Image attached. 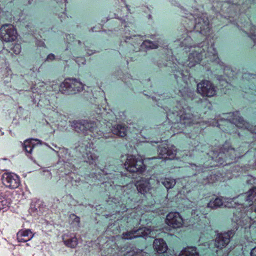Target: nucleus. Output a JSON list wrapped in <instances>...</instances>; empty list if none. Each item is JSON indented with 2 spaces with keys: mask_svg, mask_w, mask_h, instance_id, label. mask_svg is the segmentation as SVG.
Here are the masks:
<instances>
[{
  "mask_svg": "<svg viewBox=\"0 0 256 256\" xmlns=\"http://www.w3.org/2000/svg\"><path fill=\"white\" fill-rule=\"evenodd\" d=\"M180 8L184 29L173 45L178 51L190 54L186 59H181L179 56L177 59L172 50H169L168 46H166L168 54L164 56L166 62L163 66L170 78L176 82V86H174L171 96L156 101L158 106L161 105L170 122L179 123L182 128H195L194 116L188 106V102L195 95L194 89L188 82L190 69L198 66L201 71L210 70L211 63L218 62L220 59L213 38H209L210 28L206 14L186 13V10Z\"/></svg>",
  "mask_w": 256,
  "mask_h": 256,
  "instance_id": "1",
  "label": "nucleus"
},
{
  "mask_svg": "<svg viewBox=\"0 0 256 256\" xmlns=\"http://www.w3.org/2000/svg\"><path fill=\"white\" fill-rule=\"evenodd\" d=\"M256 196V187H254L247 192L239 195L236 198H216L211 200L208 204V207L213 209L223 205L228 208L235 207L238 202L242 208H245L252 205V200Z\"/></svg>",
  "mask_w": 256,
  "mask_h": 256,
  "instance_id": "2",
  "label": "nucleus"
},
{
  "mask_svg": "<svg viewBox=\"0 0 256 256\" xmlns=\"http://www.w3.org/2000/svg\"><path fill=\"white\" fill-rule=\"evenodd\" d=\"M84 84L76 78H67L58 86L59 91L64 94H73L81 92Z\"/></svg>",
  "mask_w": 256,
  "mask_h": 256,
  "instance_id": "3",
  "label": "nucleus"
},
{
  "mask_svg": "<svg viewBox=\"0 0 256 256\" xmlns=\"http://www.w3.org/2000/svg\"><path fill=\"white\" fill-rule=\"evenodd\" d=\"M124 166L127 170L132 172H142L145 170V166L142 160L133 155L127 156Z\"/></svg>",
  "mask_w": 256,
  "mask_h": 256,
  "instance_id": "4",
  "label": "nucleus"
},
{
  "mask_svg": "<svg viewBox=\"0 0 256 256\" xmlns=\"http://www.w3.org/2000/svg\"><path fill=\"white\" fill-rule=\"evenodd\" d=\"M197 92L202 96L212 97L216 94V88L208 80H202L197 84Z\"/></svg>",
  "mask_w": 256,
  "mask_h": 256,
  "instance_id": "5",
  "label": "nucleus"
},
{
  "mask_svg": "<svg viewBox=\"0 0 256 256\" xmlns=\"http://www.w3.org/2000/svg\"><path fill=\"white\" fill-rule=\"evenodd\" d=\"M155 234L156 232L154 230H152L146 228H142L124 232L122 235V238L124 240H131L136 238L145 236L154 237Z\"/></svg>",
  "mask_w": 256,
  "mask_h": 256,
  "instance_id": "6",
  "label": "nucleus"
},
{
  "mask_svg": "<svg viewBox=\"0 0 256 256\" xmlns=\"http://www.w3.org/2000/svg\"><path fill=\"white\" fill-rule=\"evenodd\" d=\"M0 35L2 40L6 42L14 41L17 38V32L14 26L10 24L2 25L0 28Z\"/></svg>",
  "mask_w": 256,
  "mask_h": 256,
  "instance_id": "7",
  "label": "nucleus"
},
{
  "mask_svg": "<svg viewBox=\"0 0 256 256\" xmlns=\"http://www.w3.org/2000/svg\"><path fill=\"white\" fill-rule=\"evenodd\" d=\"M2 182L4 186L10 189H14L20 185L19 176L14 173L6 172L2 176Z\"/></svg>",
  "mask_w": 256,
  "mask_h": 256,
  "instance_id": "8",
  "label": "nucleus"
},
{
  "mask_svg": "<svg viewBox=\"0 0 256 256\" xmlns=\"http://www.w3.org/2000/svg\"><path fill=\"white\" fill-rule=\"evenodd\" d=\"M176 150L174 146L168 148L166 141L162 142L160 145H158V152L160 156L159 158L164 160L173 159L176 154Z\"/></svg>",
  "mask_w": 256,
  "mask_h": 256,
  "instance_id": "9",
  "label": "nucleus"
},
{
  "mask_svg": "<svg viewBox=\"0 0 256 256\" xmlns=\"http://www.w3.org/2000/svg\"><path fill=\"white\" fill-rule=\"evenodd\" d=\"M166 222L170 227L178 228L182 226L184 220L179 212H170L166 216Z\"/></svg>",
  "mask_w": 256,
  "mask_h": 256,
  "instance_id": "10",
  "label": "nucleus"
},
{
  "mask_svg": "<svg viewBox=\"0 0 256 256\" xmlns=\"http://www.w3.org/2000/svg\"><path fill=\"white\" fill-rule=\"evenodd\" d=\"M100 121L98 120H74L71 122V126L73 128H99Z\"/></svg>",
  "mask_w": 256,
  "mask_h": 256,
  "instance_id": "11",
  "label": "nucleus"
},
{
  "mask_svg": "<svg viewBox=\"0 0 256 256\" xmlns=\"http://www.w3.org/2000/svg\"><path fill=\"white\" fill-rule=\"evenodd\" d=\"M79 150L82 153L84 161L90 164H95L98 159V156L92 152L94 151L93 149L91 150L89 144L86 145L84 148L81 146L79 148Z\"/></svg>",
  "mask_w": 256,
  "mask_h": 256,
  "instance_id": "12",
  "label": "nucleus"
},
{
  "mask_svg": "<svg viewBox=\"0 0 256 256\" xmlns=\"http://www.w3.org/2000/svg\"><path fill=\"white\" fill-rule=\"evenodd\" d=\"M226 120L231 124H234L237 128H248L245 126V120L240 116L238 111H235L227 114Z\"/></svg>",
  "mask_w": 256,
  "mask_h": 256,
  "instance_id": "13",
  "label": "nucleus"
},
{
  "mask_svg": "<svg viewBox=\"0 0 256 256\" xmlns=\"http://www.w3.org/2000/svg\"><path fill=\"white\" fill-rule=\"evenodd\" d=\"M234 230H228L226 232L220 234L215 240V246L217 248H222L226 246L230 242V238L234 235Z\"/></svg>",
  "mask_w": 256,
  "mask_h": 256,
  "instance_id": "14",
  "label": "nucleus"
},
{
  "mask_svg": "<svg viewBox=\"0 0 256 256\" xmlns=\"http://www.w3.org/2000/svg\"><path fill=\"white\" fill-rule=\"evenodd\" d=\"M95 130L94 132H96L98 134V138H100L102 136L106 138L111 137L112 134L116 135L120 137H124L126 136L127 132L126 129H106V133L104 134V130H99L98 132L96 130L98 129H94Z\"/></svg>",
  "mask_w": 256,
  "mask_h": 256,
  "instance_id": "15",
  "label": "nucleus"
},
{
  "mask_svg": "<svg viewBox=\"0 0 256 256\" xmlns=\"http://www.w3.org/2000/svg\"><path fill=\"white\" fill-rule=\"evenodd\" d=\"M33 236L34 234L29 229L20 230L17 234V240L18 242H26L30 240Z\"/></svg>",
  "mask_w": 256,
  "mask_h": 256,
  "instance_id": "16",
  "label": "nucleus"
},
{
  "mask_svg": "<svg viewBox=\"0 0 256 256\" xmlns=\"http://www.w3.org/2000/svg\"><path fill=\"white\" fill-rule=\"evenodd\" d=\"M56 2L57 6L56 8H58V11H59V8H60L62 10H64V12L58 14V17L62 22L63 20H65L66 18H68L66 12V4L68 3L67 0H54Z\"/></svg>",
  "mask_w": 256,
  "mask_h": 256,
  "instance_id": "17",
  "label": "nucleus"
},
{
  "mask_svg": "<svg viewBox=\"0 0 256 256\" xmlns=\"http://www.w3.org/2000/svg\"><path fill=\"white\" fill-rule=\"evenodd\" d=\"M154 247L156 252L160 254L164 253L168 250V246L162 238L156 239L154 242Z\"/></svg>",
  "mask_w": 256,
  "mask_h": 256,
  "instance_id": "18",
  "label": "nucleus"
},
{
  "mask_svg": "<svg viewBox=\"0 0 256 256\" xmlns=\"http://www.w3.org/2000/svg\"><path fill=\"white\" fill-rule=\"evenodd\" d=\"M62 238L64 244L70 248H76L78 244V239L75 236L70 237L68 234H64Z\"/></svg>",
  "mask_w": 256,
  "mask_h": 256,
  "instance_id": "19",
  "label": "nucleus"
},
{
  "mask_svg": "<svg viewBox=\"0 0 256 256\" xmlns=\"http://www.w3.org/2000/svg\"><path fill=\"white\" fill-rule=\"evenodd\" d=\"M136 186L137 190L141 194H145L150 189L151 186L148 180L138 182Z\"/></svg>",
  "mask_w": 256,
  "mask_h": 256,
  "instance_id": "20",
  "label": "nucleus"
},
{
  "mask_svg": "<svg viewBox=\"0 0 256 256\" xmlns=\"http://www.w3.org/2000/svg\"><path fill=\"white\" fill-rule=\"evenodd\" d=\"M34 142H37L38 144L40 142V140L38 139L30 138L24 141V147L27 153L30 154L32 153V149L36 145Z\"/></svg>",
  "mask_w": 256,
  "mask_h": 256,
  "instance_id": "21",
  "label": "nucleus"
},
{
  "mask_svg": "<svg viewBox=\"0 0 256 256\" xmlns=\"http://www.w3.org/2000/svg\"><path fill=\"white\" fill-rule=\"evenodd\" d=\"M179 256H198V253L196 247H187L182 250Z\"/></svg>",
  "mask_w": 256,
  "mask_h": 256,
  "instance_id": "22",
  "label": "nucleus"
},
{
  "mask_svg": "<svg viewBox=\"0 0 256 256\" xmlns=\"http://www.w3.org/2000/svg\"><path fill=\"white\" fill-rule=\"evenodd\" d=\"M161 182L167 189L172 188L176 184V180L171 178L162 179Z\"/></svg>",
  "mask_w": 256,
  "mask_h": 256,
  "instance_id": "23",
  "label": "nucleus"
},
{
  "mask_svg": "<svg viewBox=\"0 0 256 256\" xmlns=\"http://www.w3.org/2000/svg\"><path fill=\"white\" fill-rule=\"evenodd\" d=\"M142 46L149 49H155L158 48V44L149 40H144Z\"/></svg>",
  "mask_w": 256,
  "mask_h": 256,
  "instance_id": "24",
  "label": "nucleus"
},
{
  "mask_svg": "<svg viewBox=\"0 0 256 256\" xmlns=\"http://www.w3.org/2000/svg\"><path fill=\"white\" fill-rule=\"evenodd\" d=\"M249 36L253 40L254 44H256V26L250 23V24Z\"/></svg>",
  "mask_w": 256,
  "mask_h": 256,
  "instance_id": "25",
  "label": "nucleus"
},
{
  "mask_svg": "<svg viewBox=\"0 0 256 256\" xmlns=\"http://www.w3.org/2000/svg\"><path fill=\"white\" fill-rule=\"evenodd\" d=\"M10 52L14 54H19L21 52V46L18 44H10Z\"/></svg>",
  "mask_w": 256,
  "mask_h": 256,
  "instance_id": "26",
  "label": "nucleus"
},
{
  "mask_svg": "<svg viewBox=\"0 0 256 256\" xmlns=\"http://www.w3.org/2000/svg\"><path fill=\"white\" fill-rule=\"evenodd\" d=\"M10 202L4 196H0V210L8 207Z\"/></svg>",
  "mask_w": 256,
  "mask_h": 256,
  "instance_id": "27",
  "label": "nucleus"
},
{
  "mask_svg": "<svg viewBox=\"0 0 256 256\" xmlns=\"http://www.w3.org/2000/svg\"><path fill=\"white\" fill-rule=\"evenodd\" d=\"M70 218L72 220V224L76 227H79L80 223V218L74 214L70 215Z\"/></svg>",
  "mask_w": 256,
  "mask_h": 256,
  "instance_id": "28",
  "label": "nucleus"
},
{
  "mask_svg": "<svg viewBox=\"0 0 256 256\" xmlns=\"http://www.w3.org/2000/svg\"><path fill=\"white\" fill-rule=\"evenodd\" d=\"M244 87L245 90H242V91L245 93H250L252 94L254 93L253 90L254 86L250 83L249 80H248V83L246 84V86L244 85Z\"/></svg>",
  "mask_w": 256,
  "mask_h": 256,
  "instance_id": "29",
  "label": "nucleus"
},
{
  "mask_svg": "<svg viewBox=\"0 0 256 256\" xmlns=\"http://www.w3.org/2000/svg\"><path fill=\"white\" fill-rule=\"evenodd\" d=\"M227 152L228 154H230V158L233 159L235 158L236 157H240V156L239 155H237L236 150L234 148H230L228 150Z\"/></svg>",
  "mask_w": 256,
  "mask_h": 256,
  "instance_id": "30",
  "label": "nucleus"
},
{
  "mask_svg": "<svg viewBox=\"0 0 256 256\" xmlns=\"http://www.w3.org/2000/svg\"><path fill=\"white\" fill-rule=\"evenodd\" d=\"M108 175L106 176V178L112 180V179L116 180V178H118V177H121L122 176L120 174H118V172H114V173H110V174H106Z\"/></svg>",
  "mask_w": 256,
  "mask_h": 256,
  "instance_id": "31",
  "label": "nucleus"
},
{
  "mask_svg": "<svg viewBox=\"0 0 256 256\" xmlns=\"http://www.w3.org/2000/svg\"><path fill=\"white\" fill-rule=\"evenodd\" d=\"M75 62L80 66V64H84L86 60L84 56H78L76 58Z\"/></svg>",
  "mask_w": 256,
  "mask_h": 256,
  "instance_id": "32",
  "label": "nucleus"
},
{
  "mask_svg": "<svg viewBox=\"0 0 256 256\" xmlns=\"http://www.w3.org/2000/svg\"><path fill=\"white\" fill-rule=\"evenodd\" d=\"M48 114H50V116H47L48 118V120L52 123L54 122V116H56L57 115L56 112L54 110H52Z\"/></svg>",
  "mask_w": 256,
  "mask_h": 256,
  "instance_id": "33",
  "label": "nucleus"
},
{
  "mask_svg": "<svg viewBox=\"0 0 256 256\" xmlns=\"http://www.w3.org/2000/svg\"><path fill=\"white\" fill-rule=\"evenodd\" d=\"M42 174L47 179H50L52 178V174L48 170H44L42 172Z\"/></svg>",
  "mask_w": 256,
  "mask_h": 256,
  "instance_id": "34",
  "label": "nucleus"
},
{
  "mask_svg": "<svg viewBox=\"0 0 256 256\" xmlns=\"http://www.w3.org/2000/svg\"><path fill=\"white\" fill-rule=\"evenodd\" d=\"M66 36V39L67 40V42L70 44V42H74V37L73 34L71 36L70 34H67Z\"/></svg>",
  "mask_w": 256,
  "mask_h": 256,
  "instance_id": "35",
  "label": "nucleus"
},
{
  "mask_svg": "<svg viewBox=\"0 0 256 256\" xmlns=\"http://www.w3.org/2000/svg\"><path fill=\"white\" fill-rule=\"evenodd\" d=\"M55 58V56L52 54H48V56L46 57V60H53Z\"/></svg>",
  "mask_w": 256,
  "mask_h": 256,
  "instance_id": "36",
  "label": "nucleus"
},
{
  "mask_svg": "<svg viewBox=\"0 0 256 256\" xmlns=\"http://www.w3.org/2000/svg\"><path fill=\"white\" fill-rule=\"evenodd\" d=\"M251 256H256V246L253 248L250 252Z\"/></svg>",
  "mask_w": 256,
  "mask_h": 256,
  "instance_id": "37",
  "label": "nucleus"
},
{
  "mask_svg": "<svg viewBox=\"0 0 256 256\" xmlns=\"http://www.w3.org/2000/svg\"><path fill=\"white\" fill-rule=\"evenodd\" d=\"M112 128H128V127H126L125 128L124 126H122V125L120 124H118L117 125L116 127L115 128V127H112Z\"/></svg>",
  "mask_w": 256,
  "mask_h": 256,
  "instance_id": "38",
  "label": "nucleus"
},
{
  "mask_svg": "<svg viewBox=\"0 0 256 256\" xmlns=\"http://www.w3.org/2000/svg\"><path fill=\"white\" fill-rule=\"evenodd\" d=\"M248 76H250L249 78H250V77H252V78H254V76H256V75H255V74H254V75H253V74H248Z\"/></svg>",
  "mask_w": 256,
  "mask_h": 256,
  "instance_id": "39",
  "label": "nucleus"
},
{
  "mask_svg": "<svg viewBox=\"0 0 256 256\" xmlns=\"http://www.w3.org/2000/svg\"><path fill=\"white\" fill-rule=\"evenodd\" d=\"M44 122H43L44 124L45 123H46V124H48V120L45 119Z\"/></svg>",
  "mask_w": 256,
  "mask_h": 256,
  "instance_id": "40",
  "label": "nucleus"
},
{
  "mask_svg": "<svg viewBox=\"0 0 256 256\" xmlns=\"http://www.w3.org/2000/svg\"><path fill=\"white\" fill-rule=\"evenodd\" d=\"M88 54V55H91L92 54H93V52L92 51L90 50V52H87Z\"/></svg>",
  "mask_w": 256,
  "mask_h": 256,
  "instance_id": "41",
  "label": "nucleus"
},
{
  "mask_svg": "<svg viewBox=\"0 0 256 256\" xmlns=\"http://www.w3.org/2000/svg\"><path fill=\"white\" fill-rule=\"evenodd\" d=\"M112 182L113 184L114 183V181H112ZM108 182L110 184V186H112V184H111V182Z\"/></svg>",
  "mask_w": 256,
  "mask_h": 256,
  "instance_id": "42",
  "label": "nucleus"
},
{
  "mask_svg": "<svg viewBox=\"0 0 256 256\" xmlns=\"http://www.w3.org/2000/svg\"><path fill=\"white\" fill-rule=\"evenodd\" d=\"M94 29H95V28H94V27L92 28V32H96V30H95Z\"/></svg>",
  "mask_w": 256,
  "mask_h": 256,
  "instance_id": "43",
  "label": "nucleus"
},
{
  "mask_svg": "<svg viewBox=\"0 0 256 256\" xmlns=\"http://www.w3.org/2000/svg\"><path fill=\"white\" fill-rule=\"evenodd\" d=\"M130 38L126 37V40H125V42H126H126H127L126 41V40H128V39H130Z\"/></svg>",
  "mask_w": 256,
  "mask_h": 256,
  "instance_id": "44",
  "label": "nucleus"
},
{
  "mask_svg": "<svg viewBox=\"0 0 256 256\" xmlns=\"http://www.w3.org/2000/svg\"><path fill=\"white\" fill-rule=\"evenodd\" d=\"M158 66L160 67V68H162L163 67L161 65V64L160 63L159 64H158Z\"/></svg>",
  "mask_w": 256,
  "mask_h": 256,
  "instance_id": "45",
  "label": "nucleus"
},
{
  "mask_svg": "<svg viewBox=\"0 0 256 256\" xmlns=\"http://www.w3.org/2000/svg\"><path fill=\"white\" fill-rule=\"evenodd\" d=\"M32 0H29V1H28V3H29L30 4H32Z\"/></svg>",
  "mask_w": 256,
  "mask_h": 256,
  "instance_id": "46",
  "label": "nucleus"
},
{
  "mask_svg": "<svg viewBox=\"0 0 256 256\" xmlns=\"http://www.w3.org/2000/svg\"><path fill=\"white\" fill-rule=\"evenodd\" d=\"M216 126L218 127V128H220V124H218V125Z\"/></svg>",
  "mask_w": 256,
  "mask_h": 256,
  "instance_id": "47",
  "label": "nucleus"
},
{
  "mask_svg": "<svg viewBox=\"0 0 256 256\" xmlns=\"http://www.w3.org/2000/svg\"><path fill=\"white\" fill-rule=\"evenodd\" d=\"M156 158H149L148 159L150 160H153V159H155Z\"/></svg>",
  "mask_w": 256,
  "mask_h": 256,
  "instance_id": "48",
  "label": "nucleus"
},
{
  "mask_svg": "<svg viewBox=\"0 0 256 256\" xmlns=\"http://www.w3.org/2000/svg\"><path fill=\"white\" fill-rule=\"evenodd\" d=\"M130 60H131V61H134V60H133V58H130Z\"/></svg>",
  "mask_w": 256,
  "mask_h": 256,
  "instance_id": "49",
  "label": "nucleus"
},
{
  "mask_svg": "<svg viewBox=\"0 0 256 256\" xmlns=\"http://www.w3.org/2000/svg\"><path fill=\"white\" fill-rule=\"evenodd\" d=\"M122 78V80H123V81H124V80H126L125 78H124V76Z\"/></svg>",
  "mask_w": 256,
  "mask_h": 256,
  "instance_id": "50",
  "label": "nucleus"
},
{
  "mask_svg": "<svg viewBox=\"0 0 256 256\" xmlns=\"http://www.w3.org/2000/svg\"><path fill=\"white\" fill-rule=\"evenodd\" d=\"M42 46H45L44 42H42Z\"/></svg>",
  "mask_w": 256,
  "mask_h": 256,
  "instance_id": "51",
  "label": "nucleus"
},
{
  "mask_svg": "<svg viewBox=\"0 0 256 256\" xmlns=\"http://www.w3.org/2000/svg\"><path fill=\"white\" fill-rule=\"evenodd\" d=\"M128 60H126V64L128 65Z\"/></svg>",
  "mask_w": 256,
  "mask_h": 256,
  "instance_id": "52",
  "label": "nucleus"
},
{
  "mask_svg": "<svg viewBox=\"0 0 256 256\" xmlns=\"http://www.w3.org/2000/svg\"><path fill=\"white\" fill-rule=\"evenodd\" d=\"M244 77L246 78V76L242 75V78H244Z\"/></svg>",
  "mask_w": 256,
  "mask_h": 256,
  "instance_id": "53",
  "label": "nucleus"
},
{
  "mask_svg": "<svg viewBox=\"0 0 256 256\" xmlns=\"http://www.w3.org/2000/svg\"><path fill=\"white\" fill-rule=\"evenodd\" d=\"M253 130H254L253 132H254V131H256V128L253 129Z\"/></svg>",
  "mask_w": 256,
  "mask_h": 256,
  "instance_id": "54",
  "label": "nucleus"
},
{
  "mask_svg": "<svg viewBox=\"0 0 256 256\" xmlns=\"http://www.w3.org/2000/svg\"><path fill=\"white\" fill-rule=\"evenodd\" d=\"M1 12H2V9H1V8H0V14L1 13Z\"/></svg>",
  "mask_w": 256,
  "mask_h": 256,
  "instance_id": "55",
  "label": "nucleus"
},
{
  "mask_svg": "<svg viewBox=\"0 0 256 256\" xmlns=\"http://www.w3.org/2000/svg\"><path fill=\"white\" fill-rule=\"evenodd\" d=\"M255 212H256V208H255Z\"/></svg>",
  "mask_w": 256,
  "mask_h": 256,
  "instance_id": "56",
  "label": "nucleus"
},
{
  "mask_svg": "<svg viewBox=\"0 0 256 256\" xmlns=\"http://www.w3.org/2000/svg\"><path fill=\"white\" fill-rule=\"evenodd\" d=\"M256 128V126H255V128Z\"/></svg>",
  "mask_w": 256,
  "mask_h": 256,
  "instance_id": "57",
  "label": "nucleus"
},
{
  "mask_svg": "<svg viewBox=\"0 0 256 256\" xmlns=\"http://www.w3.org/2000/svg\"><path fill=\"white\" fill-rule=\"evenodd\" d=\"M227 256V255H226V256Z\"/></svg>",
  "mask_w": 256,
  "mask_h": 256,
  "instance_id": "58",
  "label": "nucleus"
}]
</instances>
